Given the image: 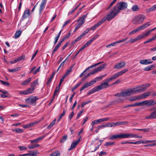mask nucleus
<instances>
[{"label":"nucleus","instance_id":"f8f14e48","mask_svg":"<svg viewBox=\"0 0 156 156\" xmlns=\"http://www.w3.org/2000/svg\"><path fill=\"white\" fill-rule=\"evenodd\" d=\"M145 119H156V110H155L151 113L149 115L146 116L145 118Z\"/></svg>","mask_w":156,"mask_h":156},{"label":"nucleus","instance_id":"37998d69","mask_svg":"<svg viewBox=\"0 0 156 156\" xmlns=\"http://www.w3.org/2000/svg\"><path fill=\"white\" fill-rule=\"evenodd\" d=\"M136 41H137L136 37H135L134 38H130V40L126 42V43L130 42L131 43H133Z\"/></svg>","mask_w":156,"mask_h":156},{"label":"nucleus","instance_id":"f257e3e1","mask_svg":"<svg viewBox=\"0 0 156 156\" xmlns=\"http://www.w3.org/2000/svg\"><path fill=\"white\" fill-rule=\"evenodd\" d=\"M127 6L128 5L126 2H120L118 3L116 5L111 9L108 13L107 18V20L109 21L114 18L121 10L126 9Z\"/></svg>","mask_w":156,"mask_h":156},{"label":"nucleus","instance_id":"39448f33","mask_svg":"<svg viewBox=\"0 0 156 156\" xmlns=\"http://www.w3.org/2000/svg\"><path fill=\"white\" fill-rule=\"evenodd\" d=\"M105 64H104L102 65H100L99 67L96 68L94 69L91 72L87 74L86 76L88 78L90 75L94 74L99 71H101L102 69L104 68L105 66H106Z\"/></svg>","mask_w":156,"mask_h":156},{"label":"nucleus","instance_id":"de8ad7c7","mask_svg":"<svg viewBox=\"0 0 156 156\" xmlns=\"http://www.w3.org/2000/svg\"><path fill=\"white\" fill-rule=\"evenodd\" d=\"M130 143V144H144V141L141 140L140 141H138L136 142H131Z\"/></svg>","mask_w":156,"mask_h":156},{"label":"nucleus","instance_id":"e433bc0d","mask_svg":"<svg viewBox=\"0 0 156 156\" xmlns=\"http://www.w3.org/2000/svg\"><path fill=\"white\" fill-rule=\"evenodd\" d=\"M89 85L88 84V82L86 83L80 89V92L83 90L84 89L87 88L88 87H89Z\"/></svg>","mask_w":156,"mask_h":156},{"label":"nucleus","instance_id":"79ce46f5","mask_svg":"<svg viewBox=\"0 0 156 156\" xmlns=\"http://www.w3.org/2000/svg\"><path fill=\"white\" fill-rule=\"evenodd\" d=\"M107 17L106 19L105 18H103L101 19V20L97 23L98 25L99 26L101 24L103 23L105 21L106 19L107 20Z\"/></svg>","mask_w":156,"mask_h":156},{"label":"nucleus","instance_id":"6e6552de","mask_svg":"<svg viewBox=\"0 0 156 156\" xmlns=\"http://www.w3.org/2000/svg\"><path fill=\"white\" fill-rule=\"evenodd\" d=\"M39 84L38 83V79H37L35 80L33 82H32L30 84L31 88H30L32 92L33 93L35 89V86Z\"/></svg>","mask_w":156,"mask_h":156},{"label":"nucleus","instance_id":"c03bdc74","mask_svg":"<svg viewBox=\"0 0 156 156\" xmlns=\"http://www.w3.org/2000/svg\"><path fill=\"white\" fill-rule=\"evenodd\" d=\"M39 144H36L32 145L30 146H28V147L30 149H32L34 148L37 147H39Z\"/></svg>","mask_w":156,"mask_h":156},{"label":"nucleus","instance_id":"9b49d317","mask_svg":"<svg viewBox=\"0 0 156 156\" xmlns=\"http://www.w3.org/2000/svg\"><path fill=\"white\" fill-rule=\"evenodd\" d=\"M46 0H42L39 9V14L41 15L44 10L46 5Z\"/></svg>","mask_w":156,"mask_h":156},{"label":"nucleus","instance_id":"5701e85b","mask_svg":"<svg viewBox=\"0 0 156 156\" xmlns=\"http://www.w3.org/2000/svg\"><path fill=\"white\" fill-rule=\"evenodd\" d=\"M31 79V77L29 78L28 79L22 82L21 84V85L22 86H25L27 85L30 82Z\"/></svg>","mask_w":156,"mask_h":156},{"label":"nucleus","instance_id":"f3484780","mask_svg":"<svg viewBox=\"0 0 156 156\" xmlns=\"http://www.w3.org/2000/svg\"><path fill=\"white\" fill-rule=\"evenodd\" d=\"M152 62L150 59H144L140 60V63L142 65H147L152 63Z\"/></svg>","mask_w":156,"mask_h":156},{"label":"nucleus","instance_id":"dca6fc26","mask_svg":"<svg viewBox=\"0 0 156 156\" xmlns=\"http://www.w3.org/2000/svg\"><path fill=\"white\" fill-rule=\"evenodd\" d=\"M31 91H32L31 90L30 88H29L25 90L20 91L19 94L20 95H27L32 93Z\"/></svg>","mask_w":156,"mask_h":156},{"label":"nucleus","instance_id":"f03ea898","mask_svg":"<svg viewBox=\"0 0 156 156\" xmlns=\"http://www.w3.org/2000/svg\"><path fill=\"white\" fill-rule=\"evenodd\" d=\"M150 86V83H147L145 84L140 85L135 88L129 89L131 95L135 94L141 93L145 91L146 90L147 87Z\"/></svg>","mask_w":156,"mask_h":156},{"label":"nucleus","instance_id":"a211bd4d","mask_svg":"<svg viewBox=\"0 0 156 156\" xmlns=\"http://www.w3.org/2000/svg\"><path fill=\"white\" fill-rule=\"evenodd\" d=\"M30 11L29 9H27L24 11L22 16L23 19H25L29 16Z\"/></svg>","mask_w":156,"mask_h":156},{"label":"nucleus","instance_id":"a19ab883","mask_svg":"<svg viewBox=\"0 0 156 156\" xmlns=\"http://www.w3.org/2000/svg\"><path fill=\"white\" fill-rule=\"evenodd\" d=\"M155 38H156V36H154V37H151V38L149 39L147 41H146L144 42V43L145 44H146L147 43L150 42H151L152 41L154 40Z\"/></svg>","mask_w":156,"mask_h":156},{"label":"nucleus","instance_id":"ddd939ff","mask_svg":"<svg viewBox=\"0 0 156 156\" xmlns=\"http://www.w3.org/2000/svg\"><path fill=\"white\" fill-rule=\"evenodd\" d=\"M145 105L149 107L155 105V101L153 99L145 101Z\"/></svg>","mask_w":156,"mask_h":156},{"label":"nucleus","instance_id":"4be33fe9","mask_svg":"<svg viewBox=\"0 0 156 156\" xmlns=\"http://www.w3.org/2000/svg\"><path fill=\"white\" fill-rule=\"evenodd\" d=\"M150 94V92H149L148 93H144L142 94L141 95H139V97L140 98V100L144 99L146 98Z\"/></svg>","mask_w":156,"mask_h":156},{"label":"nucleus","instance_id":"c756f323","mask_svg":"<svg viewBox=\"0 0 156 156\" xmlns=\"http://www.w3.org/2000/svg\"><path fill=\"white\" fill-rule=\"evenodd\" d=\"M22 32V31H21L19 30L16 31L15 34V38L17 39L18 38Z\"/></svg>","mask_w":156,"mask_h":156},{"label":"nucleus","instance_id":"4c0bfd02","mask_svg":"<svg viewBox=\"0 0 156 156\" xmlns=\"http://www.w3.org/2000/svg\"><path fill=\"white\" fill-rule=\"evenodd\" d=\"M56 121L55 119H54L52 121L50 124L47 127L48 129H50L51 128L55 123Z\"/></svg>","mask_w":156,"mask_h":156},{"label":"nucleus","instance_id":"72a5a7b5","mask_svg":"<svg viewBox=\"0 0 156 156\" xmlns=\"http://www.w3.org/2000/svg\"><path fill=\"white\" fill-rule=\"evenodd\" d=\"M132 10L135 12L136 11H139L140 10V8L138 7V5H133L132 8Z\"/></svg>","mask_w":156,"mask_h":156},{"label":"nucleus","instance_id":"774afa93","mask_svg":"<svg viewBox=\"0 0 156 156\" xmlns=\"http://www.w3.org/2000/svg\"><path fill=\"white\" fill-rule=\"evenodd\" d=\"M74 115V112L73 111L69 115V118L70 120L73 117Z\"/></svg>","mask_w":156,"mask_h":156},{"label":"nucleus","instance_id":"b1692460","mask_svg":"<svg viewBox=\"0 0 156 156\" xmlns=\"http://www.w3.org/2000/svg\"><path fill=\"white\" fill-rule=\"evenodd\" d=\"M99 91V90L98 88H97V86H96L94 88H92L89 92H88L87 93V94L88 95H89L93 93H94L96 91Z\"/></svg>","mask_w":156,"mask_h":156},{"label":"nucleus","instance_id":"a878e982","mask_svg":"<svg viewBox=\"0 0 156 156\" xmlns=\"http://www.w3.org/2000/svg\"><path fill=\"white\" fill-rule=\"evenodd\" d=\"M81 137V136H80L79 139H77L75 142H73L71 144V146L72 147V148H74L77 145L80 141Z\"/></svg>","mask_w":156,"mask_h":156},{"label":"nucleus","instance_id":"393cba45","mask_svg":"<svg viewBox=\"0 0 156 156\" xmlns=\"http://www.w3.org/2000/svg\"><path fill=\"white\" fill-rule=\"evenodd\" d=\"M117 138L120 139V134L113 135L109 137V139L113 140V139H116Z\"/></svg>","mask_w":156,"mask_h":156},{"label":"nucleus","instance_id":"bb28decb","mask_svg":"<svg viewBox=\"0 0 156 156\" xmlns=\"http://www.w3.org/2000/svg\"><path fill=\"white\" fill-rule=\"evenodd\" d=\"M60 153L59 151H56L52 152L49 156H60Z\"/></svg>","mask_w":156,"mask_h":156},{"label":"nucleus","instance_id":"680f3d73","mask_svg":"<svg viewBox=\"0 0 156 156\" xmlns=\"http://www.w3.org/2000/svg\"><path fill=\"white\" fill-rule=\"evenodd\" d=\"M90 31V29L89 28H87L86 30H85L81 34L83 37L85 35L88 33V32Z\"/></svg>","mask_w":156,"mask_h":156},{"label":"nucleus","instance_id":"4d7b16f0","mask_svg":"<svg viewBox=\"0 0 156 156\" xmlns=\"http://www.w3.org/2000/svg\"><path fill=\"white\" fill-rule=\"evenodd\" d=\"M117 44L116 42H114L113 43L107 45L106 46V48H108L111 46H113L115 45L116 44Z\"/></svg>","mask_w":156,"mask_h":156},{"label":"nucleus","instance_id":"6ab92c4d","mask_svg":"<svg viewBox=\"0 0 156 156\" xmlns=\"http://www.w3.org/2000/svg\"><path fill=\"white\" fill-rule=\"evenodd\" d=\"M79 23L78 24L76 25V27H75V29L74 30V31L75 32L77 30L81 27L82 26L83 24L85 23L84 22L82 21V20H80L79 22H78Z\"/></svg>","mask_w":156,"mask_h":156},{"label":"nucleus","instance_id":"c9c22d12","mask_svg":"<svg viewBox=\"0 0 156 156\" xmlns=\"http://www.w3.org/2000/svg\"><path fill=\"white\" fill-rule=\"evenodd\" d=\"M135 105V106H142L145 105V101L140 102H136Z\"/></svg>","mask_w":156,"mask_h":156},{"label":"nucleus","instance_id":"bf43d9fd","mask_svg":"<svg viewBox=\"0 0 156 156\" xmlns=\"http://www.w3.org/2000/svg\"><path fill=\"white\" fill-rule=\"evenodd\" d=\"M155 9H156V5L153 6L151 8H150L148 10H149V12H150V11H153Z\"/></svg>","mask_w":156,"mask_h":156},{"label":"nucleus","instance_id":"20e7f679","mask_svg":"<svg viewBox=\"0 0 156 156\" xmlns=\"http://www.w3.org/2000/svg\"><path fill=\"white\" fill-rule=\"evenodd\" d=\"M145 17L144 15H139L135 16L133 19V23L135 24H140L143 23Z\"/></svg>","mask_w":156,"mask_h":156},{"label":"nucleus","instance_id":"cd10ccee","mask_svg":"<svg viewBox=\"0 0 156 156\" xmlns=\"http://www.w3.org/2000/svg\"><path fill=\"white\" fill-rule=\"evenodd\" d=\"M46 135H47V134L44 136H43L37 138V139L34 140H31V143H34H34L37 142H38L39 140H41V139H43L44 137Z\"/></svg>","mask_w":156,"mask_h":156},{"label":"nucleus","instance_id":"ea45409f","mask_svg":"<svg viewBox=\"0 0 156 156\" xmlns=\"http://www.w3.org/2000/svg\"><path fill=\"white\" fill-rule=\"evenodd\" d=\"M12 130L13 132H16L17 133H20L23 132V130L21 129L17 128V129H13Z\"/></svg>","mask_w":156,"mask_h":156},{"label":"nucleus","instance_id":"052dcab7","mask_svg":"<svg viewBox=\"0 0 156 156\" xmlns=\"http://www.w3.org/2000/svg\"><path fill=\"white\" fill-rule=\"evenodd\" d=\"M144 38V37L143 36L142 34L139 35V36L136 37L137 41H138Z\"/></svg>","mask_w":156,"mask_h":156},{"label":"nucleus","instance_id":"9d476101","mask_svg":"<svg viewBox=\"0 0 156 156\" xmlns=\"http://www.w3.org/2000/svg\"><path fill=\"white\" fill-rule=\"evenodd\" d=\"M102 62H98L97 63H96L94 65H92L91 66H90L88 67H87L85 70L80 75V77H81L83 76V75H84L85 74V72L87 70H88V69H89L90 68H92V67H95L97 66H98V65H99V64H101V63H102Z\"/></svg>","mask_w":156,"mask_h":156},{"label":"nucleus","instance_id":"aec40b11","mask_svg":"<svg viewBox=\"0 0 156 156\" xmlns=\"http://www.w3.org/2000/svg\"><path fill=\"white\" fill-rule=\"evenodd\" d=\"M150 25V22H147L146 23H144L143 25L140 26L139 28L140 30H143L144 29Z\"/></svg>","mask_w":156,"mask_h":156},{"label":"nucleus","instance_id":"473e14b6","mask_svg":"<svg viewBox=\"0 0 156 156\" xmlns=\"http://www.w3.org/2000/svg\"><path fill=\"white\" fill-rule=\"evenodd\" d=\"M101 123L100 119L98 120H94L92 121L91 123V125L92 126H93L94 125L97 124H98Z\"/></svg>","mask_w":156,"mask_h":156},{"label":"nucleus","instance_id":"864d4df0","mask_svg":"<svg viewBox=\"0 0 156 156\" xmlns=\"http://www.w3.org/2000/svg\"><path fill=\"white\" fill-rule=\"evenodd\" d=\"M99 26L97 24V23H96V24L94 25V26L92 27H91L90 28H89V29H90V30H94L95 29L98 27Z\"/></svg>","mask_w":156,"mask_h":156},{"label":"nucleus","instance_id":"58836bf2","mask_svg":"<svg viewBox=\"0 0 156 156\" xmlns=\"http://www.w3.org/2000/svg\"><path fill=\"white\" fill-rule=\"evenodd\" d=\"M140 98L139 97V95L136 97H134L131 98L129 100V101H136L137 100H140Z\"/></svg>","mask_w":156,"mask_h":156},{"label":"nucleus","instance_id":"8fccbe9b","mask_svg":"<svg viewBox=\"0 0 156 156\" xmlns=\"http://www.w3.org/2000/svg\"><path fill=\"white\" fill-rule=\"evenodd\" d=\"M67 135L64 136L60 140V142L61 143L64 142L67 140Z\"/></svg>","mask_w":156,"mask_h":156},{"label":"nucleus","instance_id":"3c124183","mask_svg":"<svg viewBox=\"0 0 156 156\" xmlns=\"http://www.w3.org/2000/svg\"><path fill=\"white\" fill-rule=\"evenodd\" d=\"M114 144H115V142H107L105 143V146L106 147H107V146H109L110 145H114Z\"/></svg>","mask_w":156,"mask_h":156},{"label":"nucleus","instance_id":"0e129e2a","mask_svg":"<svg viewBox=\"0 0 156 156\" xmlns=\"http://www.w3.org/2000/svg\"><path fill=\"white\" fill-rule=\"evenodd\" d=\"M53 78V77L51 76L50 77V78H49V79H48V81L47 82V84H48V85H49V84L51 82V81H52V79Z\"/></svg>","mask_w":156,"mask_h":156},{"label":"nucleus","instance_id":"e2e57ef3","mask_svg":"<svg viewBox=\"0 0 156 156\" xmlns=\"http://www.w3.org/2000/svg\"><path fill=\"white\" fill-rule=\"evenodd\" d=\"M19 68H16L14 69H8L9 71L10 72H15L18 70V69Z\"/></svg>","mask_w":156,"mask_h":156},{"label":"nucleus","instance_id":"7ed1b4c3","mask_svg":"<svg viewBox=\"0 0 156 156\" xmlns=\"http://www.w3.org/2000/svg\"><path fill=\"white\" fill-rule=\"evenodd\" d=\"M128 71L127 69H124L120 72L117 73L113 75L110 78L106 79L105 80V82L108 84V83L113 80L117 79L120 76L122 75Z\"/></svg>","mask_w":156,"mask_h":156},{"label":"nucleus","instance_id":"1a4fd4ad","mask_svg":"<svg viewBox=\"0 0 156 156\" xmlns=\"http://www.w3.org/2000/svg\"><path fill=\"white\" fill-rule=\"evenodd\" d=\"M110 86V85H109L107 83H106L105 82H104L100 85L97 86L99 91L102 89L106 88L108 87H109Z\"/></svg>","mask_w":156,"mask_h":156},{"label":"nucleus","instance_id":"2eb2a0df","mask_svg":"<svg viewBox=\"0 0 156 156\" xmlns=\"http://www.w3.org/2000/svg\"><path fill=\"white\" fill-rule=\"evenodd\" d=\"M31 153L25 154V156H37V154H39V152L37 150L30 151Z\"/></svg>","mask_w":156,"mask_h":156},{"label":"nucleus","instance_id":"49530a36","mask_svg":"<svg viewBox=\"0 0 156 156\" xmlns=\"http://www.w3.org/2000/svg\"><path fill=\"white\" fill-rule=\"evenodd\" d=\"M87 14L85 15H83L80 19L77 20V22H79L80 20L85 22V19L87 17Z\"/></svg>","mask_w":156,"mask_h":156},{"label":"nucleus","instance_id":"a18cd8bd","mask_svg":"<svg viewBox=\"0 0 156 156\" xmlns=\"http://www.w3.org/2000/svg\"><path fill=\"white\" fill-rule=\"evenodd\" d=\"M82 83V82H80L77 83V84L75 85L72 88V91H73L75 90L77 88L79 87Z\"/></svg>","mask_w":156,"mask_h":156},{"label":"nucleus","instance_id":"603ef678","mask_svg":"<svg viewBox=\"0 0 156 156\" xmlns=\"http://www.w3.org/2000/svg\"><path fill=\"white\" fill-rule=\"evenodd\" d=\"M131 138L135 137L136 138H142V136L137 135L136 134H134L132 133H131Z\"/></svg>","mask_w":156,"mask_h":156},{"label":"nucleus","instance_id":"13d9d810","mask_svg":"<svg viewBox=\"0 0 156 156\" xmlns=\"http://www.w3.org/2000/svg\"><path fill=\"white\" fill-rule=\"evenodd\" d=\"M0 82L2 83V84L4 85L5 86H9L10 85V84L7 82L4 81L2 80H0Z\"/></svg>","mask_w":156,"mask_h":156},{"label":"nucleus","instance_id":"4468645a","mask_svg":"<svg viewBox=\"0 0 156 156\" xmlns=\"http://www.w3.org/2000/svg\"><path fill=\"white\" fill-rule=\"evenodd\" d=\"M125 65L126 62H121L115 65L114 68L116 69H121L124 67Z\"/></svg>","mask_w":156,"mask_h":156},{"label":"nucleus","instance_id":"423d86ee","mask_svg":"<svg viewBox=\"0 0 156 156\" xmlns=\"http://www.w3.org/2000/svg\"><path fill=\"white\" fill-rule=\"evenodd\" d=\"M38 98L36 96H31L26 99V101L28 104L35 105H36V101Z\"/></svg>","mask_w":156,"mask_h":156},{"label":"nucleus","instance_id":"7c9ffc66","mask_svg":"<svg viewBox=\"0 0 156 156\" xmlns=\"http://www.w3.org/2000/svg\"><path fill=\"white\" fill-rule=\"evenodd\" d=\"M75 64H73L69 68V69H68L65 75L66 76H68L69 74L71 72L72 69H73Z\"/></svg>","mask_w":156,"mask_h":156},{"label":"nucleus","instance_id":"0eeeda50","mask_svg":"<svg viewBox=\"0 0 156 156\" xmlns=\"http://www.w3.org/2000/svg\"><path fill=\"white\" fill-rule=\"evenodd\" d=\"M131 95V94L130 90L129 89L127 90L122 92L120 93L116 94L114 95V96L117 97H123L129 96Z\"/></svg>","mask_w":156,"mask_h":156},{"label":"nucleus","instance_id":"f704fd0d","mask_svg":"<svg viewBox=\"0 0 156 156\" xmlns=\"http://www.w3.org/2000/svg\"><path fill=\"white\" fill-rule=\"evenodd\" d=\"M38 123L37 122H31L29 124L26 125V127L27 128L31 127L34 126L35 124H36Z\"/></svg>","mask_w":156,"mask_h":156},{"label":"nucleus","instance_id":"09e8293b","mask_svg":"<svg viewBox=\"0 0 156 156\" xmlns=\"http://www.w3.org/2000/svg\"><path fill=\"white\" fill-rule=\"evenodd\" d=\"M92 40H90L87 41L84 45L86 48L89 46L92 43Z\"/></svg>","mask_w":156,"mask_h":156},{"label":"nucleus","instance_id":"69168bd1","mask_svg":"<svg viewBox=\"0 0 156 156\" xmlns=\"http://www.w3.org/2000/svg\"><path fill=\"white\" fill-rule=\"evenodd\" d=\"M123 101V100L121 98H119L117 100H116L115 102H116L117 103H121Z\"/></svg>","mask_w":156,"mask_h":156},{"label":"nucleus","instance_id":"6e6d98bb","mask_svg":"<svg viewBox=\"0 0 156 156\" xmlns=\"http://www.w3.org/2000/svg\"><path fill=\"white\" fill-rule=\"evenodd\" d=\"M151 32V31H146V32L144 33L143 34H142L144 38L145 37L147 36L148 34H149Z\"/></svg>","mask_w":156,"mask_h":156},{"label":"nucleus","instance_id":"412c9836","mask_svg":"<svg viewBox=\"0 0 156 156\" xmlns=\"http://www.w3.org/2000/svg\"><path fill=\"white\" fill-rule=\"evenodd\" d=\"M120 139L131 138V133L120 134Z\"/></svg>","mask_w":156,"mask_h":156},{"label":"nucleus","instance_id":"338daca9","mask_svg":"<svg viewBox=\"0 0 156 156\" xmlns=\"http://www.w3.org/2000/svg\"><path fill=\"white\" fill-rule=\"evenodd\" d=\"M19 148L21 151L26 150L27 149V147L25 146H19Z\"/></svg>","mask_w":156,"mask_h":156},{"label":"nucleus","instance_id":"5fc2aeb1","mask_svg":"<svg viewBox=\"0 0 156 156\" xmlns=\"http://www.w3.org/2000/svg\"><path fill=\"white\" fill-rule=\"evenodd\" d=\"M117 0H113L112 2L111 3L110 5L107 8V10L109 9L113 5L115 2Z\"/></svg>","mask_w":156,"mask_h":156},{"label":"nucleus","instance_id":"c85d7f7f","mask_svg":"<svg viewBox=\"0 0 156 156\" xmlns=\"http://www.w3.org/2000/svg\"><path fill=\"white\" fill-rule=\"evenodd\" d=\"M154 67V65H152L145 67L144 69V70L146 71H149L153 69Z\"/></svg>","mask_w":156,"mask_h":156},{"label":"nucleus","instance_id":"2f4dec72","mask_svg":"<svg viewBox=\"0 0 156 156\" xmlns=\"http://www.w3.org/2000/svg\"><path fill=\"white\" fill-rule=\"evenodd\" d=\"M139 31H140V30L138 27L135 30H134L132 31H131L129 33V34L130 35H133L134 34H135V33H136V32H137Z\"/></svg>","mask_w":156,"mask_h":156}]
</instances>
